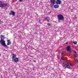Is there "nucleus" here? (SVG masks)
Here are the masks:
<instances>
[{"instance_id": "obj_29", "label": "nucleus", "mask_w": 78, "mask_h": 78, "mask_svg": "<svg viewBox=\"0 0 78 78\" xmlns=\"http://www.w3.org/2000/svg\"><path fill=\"white\" fill-rule=\"evenodd\" d=\"M32 57H33V56Z\"/></svg>"}, {"instance_id": "obj_24", "label": "nucleus", "mask_w": 78, "mask_h": 78, "mask_svg": "<svg viewBox=\"0 0 78 78\" xmlns=\"http://www.w3.org/2000/svg\"><path fill=\"white\" fill-rule=\"evenodd\" d=\"M1 22H2V21H1V20H0V24H1Z\"/></svg>"}, {"instance_id": "obj_21", "label": "nucleus", "mask_w": 78, "mask_h": 78, "mask_svg": "<svg viewBox=\"0 0 78 78\" xmlns=\"http://www.w3.org/2000/svg\"><path fill=\"white\" fill-rule=\"evenodd\" d=\"M61 59L62 60H64V59H63V58H62V57L61 58Z\"/></svg>"}, {"instance_id": "obj_5", "label": "nucleus", "mask_w": 78, "mask_h": 78, "mask_svg": "<svg viewBox=\"0 0 78 78\" xmlns=\"http://www.w3.org/2000/svg\"><path fill=\"white\" fill-rule=\"evenodd\" d=\"M11 58L12 59V61H14V59L16 58V55L15 54H12L11 55Z\"/></svg>"}, {"instance_id": "obj_11", "label": "nucleus", "mask_w": 78, "mask_h": 78, "mask_svg": "<svg viewBox=\"0 0 78 78\" xmlns=\"http://www.w3.org/2000/svg\"><path fill=\"white\" fill-rule=\"evenodd\" d=\"M51 4H52V5H54V4L55 3V0H51Z\"/></svg>"}, {"instance_id": "obj_4", "label": "nucleus", "mask_w": 78, "mask_h": 78, "mask_svg": "<svg viewBox=\"0 0 78 78\" xmlns=\"http://www.w3.org/2000/svg\"><path fill=\"white\" fill-rule=\"evenodd\" d=\"M66 49L67 50V52H68V53H72V50H71L70 46H68L66 48Z\"/></svg>"}, {"instance_id": "obj_27", "label": "nucleus", "mask_w": 78, "mask_h": 78, "mask_svg": "<svg viewBox=\"0 0 78 78\" xmlns=\"http://www.w3.org/2000/svg\"><path fill=\"white\" fill-rule=\"evenodd\" d=\"M77 61L78 62V59H77Z\"/></svg>"}, {"instance_id": "obj_25", "label": "nucleus", "mask_w": 78, "mask_h": 78, "mask_svg": "<svg viewBox=\"0 0 78 78\" xmlns=\"http://www.w3.org/2000/svg\"><path fill=\"white\" fill-rule=\"evenodd\" d=\"M34 62H36V61H35V60H33Z\"/></svg>"}, {"instance_id": "obj_3", "label": "nucleus", "mask_w": 78, "mask_h": 78, "mask_svg": "<svg viewBox=\"0 0 78 78\" xmlns=\"http://www.w3.org/2000/svg\"><path fill=\"white\" fill-rule=\"evenodd\" d=\"M58 20L59 21L61 20H62L64 19V16L62 15L59 14L58 15Z\"/></svg>"}, {"instance_id": "obj_9", "label": "nucleus", "mask_w": 78, "mask_h": 78, "mask_svg": "<svg viewBox=\"0 0 78 78\" xmlns=\"http://www.w3.org/2000/svg\"><path fill=\"white\" fill-rule=\"evenodd\" d=\"M9 15H13V16H14V15H15V12L12 11H11V13H9Z\"/></svg>"}, {"instance_id": "obj_26", "label": "nucleus", "mask_w": 78, "mask_h": 78, "mask_svg": "<svg viewBox=\"0 0 78 78\" xmlns=\"http://www.w3.org/2000/svg\"><path fill=\"white\" fill-rule=\"evenodd\" d=\"M66 44H68V42H66Z\"/></svg>"}, {"instance_id": "obj_28", "label": "nucleus", "mask_w": 78, "mask_h": 78, "mask_svg": "<svg viewBox=\"0 0 78 78\" xmlns=\"http://www.w3.org/2000/svg\"><path fill=\"white\" fill-rule=\"evenodd\" d=\"M0 56H1V54H0Z\"/></svg>"}, {"instance_id": "obj_15", "label": "nucleus", "mask_w": 78, "mask_h": 78, "mask_svg": "<svg viewBox=\"0 0 78 78\" xmlns=\"http://www.w3.org/2000/svg\"><path fill=\"white\" fill-rule=\"evenodd\" d=\"M74 57H75V58H76V57H77V54H75L74 55Z\"/></svg>"}, {"instance_id": "obj_8", "label": "nucleus", "mask_w": 78, "mask_h": 78, "mask_svg": "<svg viewBox=\"0 0 78 78\" xmlns=\"http://www.w3.org/2000/svg\"><path fill=\"white\" fill-rule=\"evenodd\" d=\"M68 63L66 62H64L63 63V66H65V67H66L67 66L68 64Z\"/></svg>"}, {"instance_id": "obj_6", "label": "nucleus", "mask_w": 78, "mask_h": 78, "mask_svg": "<svg viewBox=\"0 0 78 78\" xmlns=\"http://www.w3.org/2000/svg\"><path fill=\"white\" fill-rule=\"evenodd\" d=\"M50 20V17H45L44 18L43 20L46 21H47V22H49Z\"/></svg>"}, {"instance_id": "obj_16", "label": "nucleus", "mask_w": 78, "mask_h": 78, "mask_svg": "<svg viewBox=\"0 0 78 78\" xmlns=\"http://www.w3.org/2000/svg\"><path fill=\"white\" fill-rule=\"evenodd\" d=\"M73 43L74 44H76L77 42H76V41H73Z\"/></svg>"}, {"instance_id": "obj_14", "label": "nucleus", "mask_w": 78, "mask_h": 78, "mask_svg": "<svg viewBox=\"0 0 78 78\" xmlns=\"http://www.w3.org/2000/svg\"><path fill=\"white\" fill-rule=\"evenodd\" d=\"M66 67H67L68 68H71V67H70V66L69 65V64Z\"/></svg>"}, {"instance_id": "obj_17", "label": "nucleus", "mask_w": 78, "mask_h": 78, "mask_svg": "<svg viewBox=\"0 0 78 78\" xmlns=\"http://www.w3.org/2000/svg\"><path fill=\"white\" fill-rule=\"evenodd\" d=\"M47 25H48V26H50V23H48L47 24Z\"/></svg>"}, {"instance_id": "obj_19", "label": "nucleus", "mask_w": 78, "mask_h": 78, "mask_svg": "<svg viewBox=\"0 0 78 78\" xmlns=\"http://www.w3.org/2000/svg\"><path fill=\"white\" fill-rule=\"evenodd\" d=\"M74 53L75 54H76V52L75 50L74 51Z\"/></svg>"}, {"instance_id": "obj_18", "label": "nucleus", "mask_w": 78, "mask_h": 78, "mask_svg": "<svg viewBox=\"0 0 78 78\" xmlns=\"http://www.w3.org/2000/svg\"><path fill=\"white\" fill-rule=\"evenodd\" d=\"M70 66H71V67H72V66L73 65L72 64V63H70Z\"/></svg>"}, {"instance_id": "obj_20", "label": "nucleus", "mask_w": 78, "mask_h": 78, "mask_svg": "<svg viewBox=\"0 0 78 78\" xmlns=\"http://www.w3.org/2000/svg\"><path fill=\"white\" fill-rule=\"evenodd\" d=\"M23 0H20V2H23Z\"/></svg>"}, {"instance_id": "obj_7", "label": "nucleus", "mask_w": 78, "mask_h": 78, "mask_svg": "<svg viewBox=\"0 0 78 78\" xmlns=\"http://www.w3.org/2000/svg\"><path fill=\"white\" fill-rule=\"evenodd\" d=\"M61 3H62L61 1V0H57L56 2V3L57 5H59V4H61Z\"/></svg>"}, {"instance_id": "obj_12", "label": "nucleus", "mask_w": 78, "mask_h": 78, "mask_svg": "<svg viewBox=\"0 0 78 78\" xmlns=\"http://www.w3.org/2000/svg\"><path fill=\"white\" fill-rule=\"evenodd\" d=\"M59 7V5L57 4H56L54 6V8H58Z\"/></svg>"}, {"instance_id": "obj_10", "label": "nucleus", "mask_w": 78, "mask_h": 78, "mask_svg": "<svg viewBox=\"0 0 78 78\" xmlns=\"http://www.w3.org/2000/svg\"><path fill=\"white\" fill-rule=\"evenodd\" d=\"M14 62H18L19 61V58H15L13 60V61Z\"/></svg>"}, {"instance_id": "obj_2", "label": "nucleus", "mask_w": 78, "mask_h": 78, "mask_svg": "<svg viewBox=\"0 0 78 78\" xmlns=\"http://www.w3.org/2000/svg\"><path fill=\"white\" fill-rule=\"evenodd\" d=\"M7 5H8L7 3H3V1H0V7H1V8L6 7V6H7Z\"/></svg>"}, {"instance_id": "obj_1", "label": "nucleus", "mask_w": 78, "mask_h": 78, "mask_svg": "<svg viewBox=\"0 0 78 78\" xmlns=\"http://www.w3.org/2000/svg\"><path fill=\"white\" fill-rule=\"evenodd\" d=\"M1 40L0 41V43L2 46H4L5 47H8V46L5 44V41H4V39L6 38V37H5L3 35H1L0 36Z\"/></svg>"}, {"instance_id": "obj_23", "label": "nucleus", "mask_w": 78, "mask_h": 78, "mask_svg": "<svg viewBox=\"0 0 78 78\" xmlns=\"http://www.w3.org/2000/svg\"><path fill=\"white\" fill-rule=\"evenodd\" d=\"M62 55H63V54H64V52H62Z\"/></svg>"}, {"instance_id": "obj_22", "label": "nucleus", "mask_w": 78, "mask_h": 78, "mask_svg": "<svg viewBox=\"0 0 78 78\" xmlns=\"http://www.w3.org/2000/svg\"><path fill=\"white\" fill-rule=\"evenodd\" d=\"M78 62H77V60L75 62V63H77Z\"/></svg>"}, {"instance_id": "obj_13", "label": "nucleus", "mask_w": 78, "mask_h": 78, "mask_svg": "<svg viewBox=\"0 0 78 78\" xmlns=\"http://www.w3.org/2000/svg\"><path fill=\"white\" fill-rule=\"evenodd\" d=\"M7 45H9V44H11V41H10L9 40H7Z\"/></svg>"}]
</instances>
